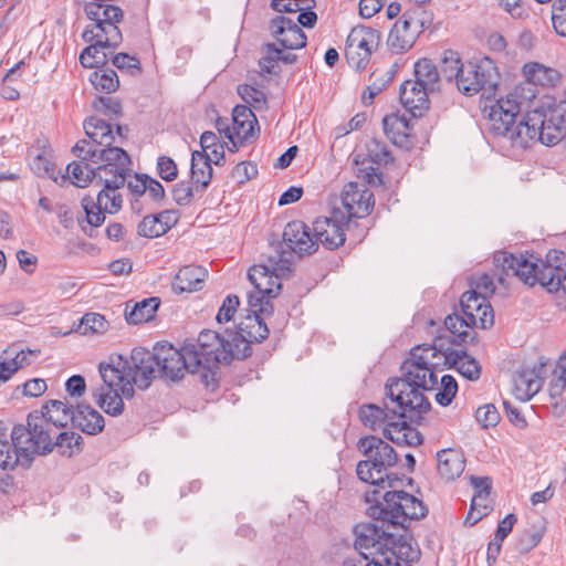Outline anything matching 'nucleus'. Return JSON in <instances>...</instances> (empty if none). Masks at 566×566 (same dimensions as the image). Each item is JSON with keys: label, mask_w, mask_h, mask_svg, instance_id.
<instances>
[{"label": "nucleus", "mask_w": 566, "mask_h": 566, "mask_svg": "<svg viewBox=\"0 0 566 566\" xmlns=\"http://www.w3.org/2000/svg\"><path fill=\"white\" fill-rule=\"evenodd\" d=\"M441 353L434 347H426L420 354L412 353V358L402 366L403 378L390 379L386 384V396L391 403H397L395 413L422 415L429 411L430 402L422 390H432L438 385V377L432 367L438 366Z\"/></svg>", "instance_id": "obj_3"}, {"label": "nucleus", "mask_w": 566, "mask_h": 566, "mask_svg": "<svg viewBox=\"0 0 566 566\" xmlns=\"http://www.w3.org/2000/svg\"><path fill=\"white\" fill-rule=\"evenodd\" d=\"M248 106L237 105L232 111L231 125L229 118L219 117L216 120V127L220 135L229 140L231 151L237 150L248 138Z\"/></svg>", "instance_id": "obj_21"}, {"label": "nucleus", "mask_w": 566, "mask_h": 566, "mask_svg": "<svg viewBox=\"0 0 566 566\" xmlns=\"http://www.w3.org/2000/svg\"><path fill=\"white\" fill-rule=\"evenodd\" d=\"M419 415H413L418 417ZM398 419H391L390 422L384 427V436L398 446H417L421 442L419 432L409 426L405 420V416L397 415ZM406 417L411 418L409 413Z\"/></svg>", "instance_id": "obj_29"}, {"label": "nucleus", "mask_w": 566, "mask_h": 566, "mask_svg": "<svg viewBox=\"0 0 566 566\" xmlns=\"http://www.w3.org/2000/svg\"><path fill=\"white\" fill-rule=\"evenodd\" d=\"M429 93L419 82L409 80L400 86V102L412 115H421L429 106Z\"/></svg>", "instance_id": "obj_28"}, {"label": "nucleus", "mask_w": 566, "mask_h": 566, "mask_svg": "<svg viewBox=\"0 0 566 566\" xmlns=\"http://www.w3.org/2000/svg\"><path fill=\"white\" fill-rule=\"evenodd\" d=\"M239 305L240 301L237 295H228L220 306L216 318H233Z\"/></svg>", "instance_id": "obj_60"}, {"label": "nucleus", "mask_w": 566, "mask_h": 566, "mask_svg": "<svg viewBox=\"0 0 566 566\" xmlns=\"http://www.w3.org/2000/svg\"><path fill=\"white\" fill-rule=\"evenodd\" d=\"M365 500L371 504L368 507L371 517L392 525H402L406 520L421 518L427 513L423 503L405 491H387L380 495L379 489L367 490Z\"/></svg>", "instance_id": "obj_5"}, {"label": "nucleus", "mask_w": 566, "mask_h": 566, "mask_svg": "<svg viewBox=\"0 0 566 566\" xmlns=\"http://www.w3.org/2000/svg\"><path fill=\"white\" fill-rule=\"evenodd\" d=\"M157 169L160 178L166 181H172L178 176L176 163L167 156H161L158 158Z\"/></svg>", "instance_id": "obj_58"}, {"label": "nucleus", "mask_w": 566, "mask_h": 566, "mask_svg": "<svg viewBox=\"0 0 566 566\" xmlns=\"http://www.w3.org/2000/svg\"><path fill=\"white\" fill-rule=\"evenodd\" d=\"M202 153H209L213 157V163L219 165L223 157V146L218 143V137L212 132H205L200 137Z\"/></svg>", "instance_id": "obj_55"}, {"label": "nucleus", "mask_w": 566, "mask_h": 566, "mask_svg": "<svg viewBox=\"0 0 566 566\" xmlns=\"http://www.w3.org/2000/svg\"><path fill=\"white\" fill-rule=\"evenodd\" d=\"M499 72L494 62L490 57H482L462 65L457 87L462 94L472 96L486 86L494 87Z\"/></svg>", "instance_id": "obj_16"}, {"label": "nucleus", "mask_w": 566, "mask_h": 566, "mask_svg": "<svg viewBox=\"0 0 566 566\" xmlns=\"http://www.w3.org/2000/svg\"><path fill=\"white\" fill-rule=\"evenodd\" d=\"M391 405V407L386 405V408L389 410V412L374 403L361 406L359 409V418L363 424L374 431L379 429L384 431V427H386L391 419L397 418V415H399L398 412L395 413L394 411V409H397V403Z\"/></svg>", "instance_id": "obj_32"}, {"label": "nucleus", "mask_w": 566, "mask_h": 566, "mask_svg": "<svg viewBox=\"0 0 566 566\" xmlns=\"http://www.w3.org/2000/svg\"><path fill=\"white\" fill-rule=\"evenodd\" d=\"M45 417V420L56 430L64 428L72 422L74 424L75 411L64 401L50 400L38 410Z\"/></svg>", "instance_id": "obj_36"}, {"label": "nucleus", "mask_w": 566, "mask_h": 566, "mask_svg": "<svg viewBox=\"0 0 566 566\" xmlns=\"http://www.w3.org/2000/svg\"><path fill=\"white\" fill-rule=\"evenodd\" d=\"M439 358L443 359V364L446 366L454 368L469 380H476L481 375V367L479 363L463 350L441 353Z\"/></svg>", "instance_id": "obj_31"}, {"label": "nucleus", "mask_w": 566, "mask_h": 566, "mask_svg": "<svg viewBox=\"0 0 566 566\" xmlns=\"http://www.w3.org/2000/svg\"><path fill=\"white\" fill-rule=\"evenodd\" d=\"M458 391V384L450 375L441 378V387L436 394V400L441 406H449Z\"/></svg>", "instance_id": "obj_53"}, {"label": "nucleus", "mask_w": 566, "mask_h": 566, "mask_svg": "<svg viewBox=\"0 0 566 566\" xmlns=\"http://www.w3.org/2000/svg\"><path fill=\"white\" fill-rule=\"evenodd\" d=\"M208 272L200 266H184L175 275L171 290L176 295L200 291Z\"/></svg>", "instance_id": "obj_30"}, {"label": "nucleus", "mask_w": 566, "mask_h": 566, "mask_svg": "<svg viewBox=\"0 0 566 566\" xmlns=\"http://www.w3.org/2000/svg\"><path fill=\"white\" fill-rule=\"evenodd\" d=\"M72 151L76 158L91 159L97 166L98 177H118L124 180L133 172L129 155L119 146L95 147L87 139L78 140Z\"/></svg>", "instance_id": "obj_8"}, {"label": "nucleus", "mask_w": 566, "mask_h": 566, "mask_svg": "<svg viewBox=\"0 0 566 566\" xmlns=\"http://www.w3.org/2000/svg\"><path fill=\"white\" fill-rule=\"evenodd\" d=\"M543 120V112H530L522 120L517 124L515 123L513 127L510 128V133L505 134L504 137H506L513 146L525 148L532 142H541Z\"/></svg>", "instance_id": "obj_23"}, {"label": "nucleus", "mask_w": 566, "mask_h": 566, "mask_svg": "<svg viewBox=\"0 0 566 566\" xmlns=\"http://www.w3.org/2000/svg\"><path fill=\"white\" fill-rule=\"evenodd\" d=\"M534 99V94L528 88L512 87L505 96L499 98L488 114L491 130L499 136L510 133L515 124L521 108Z\"/></svg>", "instance_id": "obj_14"}, {"label": "nucleus", "mask_w": 566, "mask_h": 566, "mask_svg": "<svg viewBox=\"0 0 566 566\" xmlns=\"http://www.w3.org/2000/svg\"><path fill=\"white\" fill-rule=\"evenodd\" d=\"M384 132L388 138L400 147L408 146L411 125L405 115L389 114L382 119Z\"/></svg>", "instance_id": "obj_35"}, {"label": "nucleus", "mask_w": 566, "mask_h": 566, "mask_svg": "<svg viewBox=\"0 0 566 566\" xmlns=\"http://www.w3.org/2000/svg\"><path fill=\"white\" fill-rule=\"evenodd\" d=\"M199 192L200 191H197V188L191 181H180L175 186L172 196L179 206H186L190 203L195 195Z\"/></svg>", "instance_id": "obj_56"}, {"label": "nucleus", "mask_w": 566, "mask_h": 566, "mask_svg": "<svg viewBox=\"0 0 566 566\" xmlns=\"http://www.w3.org/2000/svg\"><path fill=\"white\" fill-rule=\"evenodd\" d=\"M92 165L91 159L77 158V160L67 165V176L62 175V181L64 182L66 178H71L74 186L80 188L87 187L95 178H98L97 166L93 167Z\"/></svg>", "instance_id": "obj_37"}, {"label": "nucleus", "mask_w": 566, "mask_h": 566, "mask_svg": "<svg viewBox=\"0 0 566 566\" xmlns=\"http://www.w3.org/2000/svg\"><path fill=\"white\" fill-rule=\"evenodd\" d=\"M524 82L513 87L528 88L533 92L534 98L537 95L538 87L548 88L557 85L559 82V73L557 70L542 64L539 62L525 63L521 70Z\"/></svg>", "instance_id": "obj_22"}, {"label": "nucleus", "mask_w": 566, "mask_h": 566, "mask_svg": "<svg viewBox=\"0 0 566 566\" xmlns=\"http://www.w3.org/2000/svg\"><path fill=\"white\" fill-rule=\"evenodd\" d=\"M83 126L86 136L90 138L88 142L95 147L112 146L115 143H122L126 138L124 134V132H127L126 128L118 125L116 135H114L111 124L95 116L87 118Z\"/></svg>", "instance_id": "obj_26"}, {"label": "nucleus", "mask_w": 566, "mask_h": 566, "mask_svg": "<svg viewBox=\"0 0 566 566\" xmlns=\"http://www.w3.org/2000/svg\"><path fill=\"white\" fill-rule=\"evenodd\" d=\"M282 242L269 244L270 262L273 269L290 270L294 255L305 256L316 252L313 230L303 221L289 222L282 233Z\"/></svg>", "instance_id": "obj_7"}, {"label": "nucleus", "mask_w": 566, "mask_h": 566, "mask_svg": "<svg viewBox=\"0 0 566 566\" xmlns=\"http://www.w3.org/2000/svg\"><path fill=\"white\" fill-rule=\"evenodd\" d=\"M463 454L454 449H444L437 453V469L440 476L452 481L461 475L464 470Z\"/></svg>", "instance_id": "obj_34"}, {"label": "nucleus", "mask_w": 566, "mask_h": 566, "mask_svg": "<svg viewBox=\"0 0 566 566\" xmlns=\"http://www.w3.org/2000/svg\"><path fill=\"white\" fill-rule=\"evenodd\" d=\"M17 260L19 262L21 270L24 271L25 273L32 274L35 271L38 258L34 254L25 250H19L17 252Z\"/></svg>", "instance_id": "obj_63"}, {"label": "nucleus", "mask_w": 566, "mask_h": 566, "mask_svg": "<svg viewBox=\"0 0 566 566\" xmlns=\"http://www.w3.org/2000/svg\"><path fill=\"white\" fill-rule=\"evenodd\" d=\"M98 180L103 182L104 188L97 193L96 200L92 197H84L82 199V207L85 211L86 220L88 224L93 227H98L104 222L105 212L116 213L119 211L123 205V198L117 191L126 184V180L120 176H103L98 177Z\"/></svg>", "instance_id": "obj_15"}, {"label": "nucleus", "mask_w": 566, "mask_h": 566, "mask_svg": "<svg viewBox=\"0 0 566 566\" xmlns=\"http://www.w3.org/2000/svg\"><path fill=\"white\" fill-rule=\"evenodd\" d=\"M170 229L169 221L151 216H146L138 224V234L145 238H157Z\"/></svg>", "instance_id": "obj_48"}, {"label": "nucleus", "mask_w": 566, "mask_h": 566, "mask_svg": "<svg viewBox=\"0 0 566 566\" xmlns=\"http://www.w3.org/2000/svg\"><path fill=\"white\" fill-rule=\"evenodd\" d=\"M416 82L433 92L438 88L439 72L437 66L428 59L418 61L415 65Z\"/></svg>", "instance_id": "obj_45"}, {"label": "nucleus", "mask_w": 566, "mask_h": 566, "mask_svg": "<svg viewBox=\"0 0 566 566\" xmlns=\"http://www.w3.org/2000/svg\"><path fill=\"white\" fill-rule=\"evenodd\" d=\"M546 363L539 360L533 366L521 368L513 377V395L521 401L533 398L543 387Z\"/></svg>", "instance_id": "obj_20"}, {"label": "nucleus", "mask_w": 566, "mask_h": 566, "mask_svg": "<svg viewBox=\"0 0 566 566\" xmlns=\"http://www.w3.org/2000/svg\"><path fill=\"white\" fill-rule=\"evenodd\" d=\"M448 329L459 339L465 342L469 337V331L478 326V321H443ZM482 328H490L494 321H479Z\"/></svg>", "instance_id": "obj_50"}, {"label": "nucleus", "mask_w": 566, "mask_h": 566, "mask_svg": "<svg viewBox=\"0 0 566 566\" xmlns=\"http://www.w3.org/2000/svg\"><path fill=\"white\" fill-rule=\"evenodd\" d=\"M379 41L380 35L375 29L364 25L353 28L345 45L348 64L357 71L366 69Z\"/></svg>", "instance_id": "obj_17"}, {"label": "nucleus", "mask_w": 566, "mask_h": 566, "mask_svg": "<svg viewBox=\"0 0 566 566\" xmlns=\"http://www.w3.org/2000/svg\"><path fill=\"white\" fill-rule=\"evenodd\" d=\"M90 82L101 93L111 94L119 87L117 73L109 67L94 71L90 75Z\"/></svg>", "instance_id": "obj_47"}, {"label": "nucleus", "mask_w": 566, "mask_h": 566, "mask_svg": "<svg viewBox=\"0 0 566 566\" xmlns=\"http://www.w3.org/2000/svg\"><path fill=\"white\" fill-rule=\"evenodd\" d=\"M544 114L541 143L546 146L556 145L566 137V101L551 106Z\"/></svg>", "instance_id": "obj_25"}, {"label": "nucleus", "mask_w": 566, "mask_h": 566, "mask_svg": "<svg viewBox=\"0 0 566 566\" xmlns=\"http://www.w3.org/2000/svg\"><path fill=\"white\" fill-rule=\"evenodd\" d=\"M342 211L345 219L364 218L368 216L375 205L373 192L363 184L350 181L346 184L340 193Z\"/></svg>", "instance_id": "obj_19"}, {"label": "nucleus", "mask_w": 566, "mask_h": 566, "mask_svg": "<svg viewBox=\"0 0 566 566\" xmlns=\"http://www.w3.org/2000/svg\"><path fill=\"white\" fill-rule=\"evenodd\" d=\"M74 426L88 434H96L104 429L103 416L91 406L78 405L75 410Z\"/></svg>", "instance_id": "obj_41"}, {"label": "nucleus", "mask_w": 566, "mask_h": 566, "mask_svg": "<svg viewBox=\"0 0 566 566\" xmlns=\"http://www.w3.org/2000/svg\"><path fill=\"white\" fill-rule=\"evenodd\" d=\"M82 441V437L75 432L57 431L54 440V447H57L63 455L71 457L74 453V450L78 451L81 449Z\"/></svg>", "instance_id": "obj_52"}, {"label": "nucleus", "mask_w": 566, "mask_h": 566, "mask_svg": "<svg viewBox=\"0 0 566 566\" xmlns=\"http://www.w3.org/2000/svg\"><path fill=\"white\" fill-rule=\"evenodd\" d=\"M57 431L38 410L28 416V426L19 424L12 430L15 447L29 453L30 462L35 453H48L54 448Z\"/></svg>", "instance_id": "obj_11"}, {"label": "nucleus", "mask_w": 566, "mask_h": 566, "mask_svg": "<svg viewBox=\"0 0 566 566\" xmlns=\"http://www.w3.org/2000/svg\"><path fill=\"white\" fill-rule=\"evenodd\" d=\"M4 354L7 355L4 360L9 365V370L14 374L20 368L29 366L33 359L38 357L39 350L21 349L19 352H14L13 349H8Z\"/></svg>", "instance_id": "obj_51"}, {"label": "nucleus", "mask_w": 566, "mask_h": 566, "mask_svg": "<svg viewBox=\"0 0 566 566\" xmlns=\"http://www.w3.org/2000/svg\"><path fill=\"white\" fill-rule=\"evenodd\" d=\"M281 50L274 43H263L259 49L258 67L260 76L279 75Z\"/></svg>", "instance_id": "obj_42"}, {"label": "nucleus", "mask_w": 566, "mask_h": 566, "mask_svg": "<svg viewBox=\"0 0 566 566\" xmlns=\"http://www.w3.org/2000/svg\"><path fill=\"white\" fill-rule=\"evenodd\" d=\"M430 23L431 17L423 7L410 6L389 32L387 39L389 50L395 54L409 51Z\"/></svg>", "instance_id": "obj_13"}, {"label": "nucleus", "mask_w": 566, "mask_h": 566, "mask_svg": "<svg viewBox=\"0 0 566 566\" xmlns=\"http://www.w3.org/2000/svg\"><path fill=\"white\" fill-rule=\"evenodd\" d=\"M94 108L98 112L104 113L105 115H108L109 117H117L122 113V106L119 102L111 97H98L94 102Z\"/></svg>", "instance_id": "obj_59"}, {"label": "nucleus", "mask_w": 566, "mask_h": 566, "mask_svg": "<svg viewBox=\"0 0 566 566\" xmlns=\"http://www.w3.org/2000/svg\"><path fill=\"white\" fill-rule=\"evenodd\" d=\"M107 1H93L84 7L85 14L91 23L84 30L82 38L85 42L94 38H104V43L119 45L123 41L122 32L118 28L124 19L123 10Z\"/></svg>", "instance_id": "obj_9"}, {"label": "nucleus", "mask_w": 566, "mask_h": 566, "mask_svg": "<svg viewBox=\"0 0 566 566\" xmlns=\"http://www.w3.org/2000/svg\"><path fill=\"white\" fill-rule=\"evenodd\" d=\"M148 176L135 174L126 179L128 189L137 196L144 195L147 190Z\"/></svg>", "instance_id": "obj_64"}, {"label": "nucleus", "mask_w": 566, "mask_h": 566, "mask_svg": "<svg viewBox=\"0 0 566 566\" xmlns=\"http://www.w3.org/2000/svg\"><path fill=\"white\" fill-rule=\"evenodd\" d=\"M388 156L387 151H381V154H377L376 158L371 157V155L363 156L357 154L355 156V174L357 178L366 181L369 185L377 186L382 184L381 174L378 172V167H375L377 161L382 160Z\"/></svg>", "instance_id": "obj_38"}, {"label": "nucleus", "mask_w": 566, "mask_h": 566, "mask_svg": "<svg viewBox=\"0 0 566 566\" xmlns=\"http://www.w3.org/2000/svg\"><path fill=\"white\" fill-rule=\"evenodd\" d=\"M464 63L461 61L459 54L454 51H446L441 60V74L447 81L459 80L460 70Z\"/></svg>", "instance_id": "obj_49"}, {"label": "nucleus", "mask_w": 566, "mask_h": 566, "mask_svg": "<svg viewBox=\"0 0 566 566\" xmlns=\"http://www.w3.org/2000/svg\"><path fill=\"white\" fill-rule=\"evenodd\" d=\"M460 305L467 318L493 317V310L486 297L478 291H468L462 294Z\"/></svg>", "instance_id": "obj_39"}, {"label": "nucleus", "mask_w": 566, "mask_h": 566, "mask_svg": "<svg viewBox=\"0 0 566 566\" xmlns=\"http://www.w3.org/2000/svg\"><path fill=\"white\" fill-rule=\"evenodd\" d=\"M65 389L70 397L72 398H78L81 397L85 390H86V384L84 377L81 375H74L70 377L65 384Z\"/></svg>", "instance_id": "obj_61"}, {"label": "nucleus", "mask_w": 566, "mask_h": 566, "mask_svg": "<svg viewBox=\"0 0 566 566\" xmlns=\"http://www.w3.org/2000/svg\"><path fill=\"white\" fill-rule=\"evenodd\" d=\"M565 388H566V373H565V376L558 375L557 378L552 380V382L549 384L548 394H549V398L552 399V405L554 406V408L559 407L557 399L562 397Z\"/></svg>", "instance_id": "obj_62"}, {"label": "nucleus", "mask_w": 566, "mask_h": 566, "mask_svg": "<svg viewBox=\"0 0 566 566\" xmlns=\"http://www.w3.org/2000/svg\"><path fill=\"white\" fill-rule=\"evenodd\" d=\"M345 214L339 208H335L329 217H319L313 222V235L318 244H323L328 250H334L345 242V226L348 224Z\"/></svg>", "instance_id": "obj_18"}, {"label": "nucleus", "mask_w": 566, "mask_h": 566, "mask_svg": "<svg viewBox=\"0 0 566 566\" xmlns=\"http://www.w3.org/2000/svg\"><path fill=\"white\" fill-rule=\"evenodd\" d=\"M18 465L23 468L30 465L29 453L17 448L13 441L12 444L7 441H0V467L3 470H13Z\"/></svg>", "instance_id": "obj_44"}, {"label": "nucleus", "mask_w": 566, "mask_h": 566, "mask_svg": "<svg viewBox=\"0 0 566 566\" xmlns=\"http://www.w3.org/2000/svg\"><path fill=\"white\" fill-rule=\"evenodd\" d=\"M495 260L502 263L506 274L511 272L526 285L533 286L539 283L551 293L562 290L559 275H564V270L556 264L564 260V252L562 251H549L546 261L541 262V268L538 259L534 255H513L504 252L497 254Z\"/></svg>", "instance_id": "obj_4"}, {"label": "nucleus", "mask_w": 566, "mask_h": 566, "mask_svg": "<svg viewBox=\"0 0 566 566\" xmlns=\"http://www.w3.org/2000/svg\"><path fill=\"white\" fill-rule=\"evenodd\" d=\"M358 449L366 458L357 464L358 478L370 484V489H385V484L389 486V475L386 474L388 468L397 462L395 450L380 438L369 436L359 439Z\"/></svg>", "instance_id": "obj_6"}, {"label": "nucleus", "mask_w": 566, "mask_h": 566, "mask_svg": "<svg viewBox=\"0 0 566 566\" xmlns=\"http://www.w3.org/2000/svg\"><path fill=\"white\" fill-rule=\"evenodd\" d=\"M552 23L555 32L566 38V0H555L552 4Z\"/></svg>", "instance_id": "obj_54"}, {"label": "nucleus", "mask_w": 566, "mask_h": 566, "mask_svg": "<svg viewBox=\"0 0 566 566\" xmlns=\"http://www.w3.org/2000/svg\"><path fill=\"white\" fill-rule=\"evenodd\" d=\"M154 352L157 374L171 380L181 379L187 371L199 374L208 386L219 364L248 357V339L242 328H227L223 334L205 329L196 340L187 339L181 349L157 343Z\"/></svg>", "instance_id": "obj_1"}, {"label": "nucleus", "mask_w": 566, "mask_h": 566, "mask_svg": "<svg viewBox=\"0 0 566 566\" xmlns=\"http://www.w3.org/2000/svg\"><path fill=\"white\" fill-rule=\"evenodd\" d=\"M213 157L209 153L195 150L191 156V178L190 181L197 188V191H205L212 179L211 163Z\"/></svg>", "instance_id": "obj_33"}, {"label": "nucleus", "mask_w": 566, "mask_h": 566, "mask_svg": "<svg viewBox=\"0 0 566 566\" xmlns=\"http://www.w3.org/2000/svg\"><path fill=\"white\" fill-rule=\"evenodd\" d=\"M101 384L92 386L95 402L108 415L123 412V398L134 396V386L147 389L157 375L155 352L134 348L130 357L111 355L108 363L98 366Z\"/></svg>", "instance_id": "obj_2"}, {"label": "nucleus", "mask_w": 566, "mask_h": 566, "mask_svg": "<svg viewBox=\"0 0 566 566\" xmlns=\"http://www.w3.org/2000/svg\"><path fill=\"white\" fill-rule=\"evenodd\" d=\"M109 329V321H77L69 327L62 328L53 326L51 333L54 336H65L72 333L82 336L104 335Z\"/></svg>", "instance_id": "obj_40"}, {"label": "nucleus", "mask_w": 566, "mask_h": 566, "mask_svg": "<svg viewBox=\"0 0 566 566\" xmlns=\"http://www.w3.org/2000/svg\"><path fill=\"white\" fill-rule=\"evenodd\" d=\"M160 305L158 297L145 298L132 305V301L125 304V318H155V313Z\"/></svg>", "instance_id": "obj_46"}, {"label": "nucleus", "mask_w": 566, "mask_h": 566, "mask_svg": "<svg viewBox=\"0 0 566 566\" xmlns=\"http://www.w3.org/2000/svg\"><path fill=\"white\" fill-rule=\"evenodd\" d=\"M471 484L475 493L465 523L474 525L492 511L490 500L491 480L486 476H471Z\"/></svg>", "instance_id": "obj_27"}, {"label": "nucleus", "mask_w": 566, "mask_h": 566, "mask_svg": "<svg viewBox=\"0 0 566 566\" xmlns=\"http://www.w3.org/2000/svg\"><path fill=\"white\" fill-rule=\"evenodd\" d=\"M266 258V264L253 265L250 269V283L254 287L253 292L250 291V316L253 315L254 318L272 315L273 305L270 298L275 297L281 289L279 274L287 271L273 269L270 252Z\"/></svg>", "instance_id": "obj_12"}, {"label": "nucleus", "mask_w": 566, "mask_h": 566, "mask_svg": "<svg viewBox=\"0 0 566 566\" xmlns=\"http://www.w3.org/2000/svg\"><path fill=\"white\" fill-rule=\"evenodd\" d=\"M475 418L483 428H489L499 423L500 413L494 405H485L476 409Z\"/></svg>", "instance_id": "obj_57"}, {"label": "nucleus", "mask_w": 566, "mask_h": 566, "mask_svg": "<svg viewBox=\"0 0 566 566\" xmlns=\"http://www.w3.org/2000/svg\"><path fill=\"white\" fill-rule=\"evenodd\" d=\"M356 549L368 560L366 566H411L408 560L395 555V537L380 532L376 525H367L357 535Z\"/></svg>", "instance_id": "obj_10"}, {"label": "nucleus", "mask_w": 566, "mask_h": 566, "mask_svg": "<svg viewBox=\"0 0 566 566\" xmlns=\"http://www.w3.org/2000/svg\"><path fill=\"white\" fill-rule=\"evenodd\" d=\"M271 35L277 43L287 50H297L306 45V35L298 24L286 17L277 15L269 25Z\"/></svg>", "instance_id": "obj_24"}, {"label": "nucleus", "mask_w": 566, "mask_h": 566, "mask_svg": "<svg viewBox=\"0 0 566 566\" xmlns=\"http://www.w3.org/2000/svg\"><path fill=\"white\" fill-rule=\"evenodd\" d=\"M88 43L90 45L86 46L80 55V63L82 64V66L87 69H93L97 67L98 65L105 64L107 55L103 50L116 49L118 46L104 43V38H94V40L90 41Z\"/></svg>", "instance_id": "obj_43"}]
</instances>
